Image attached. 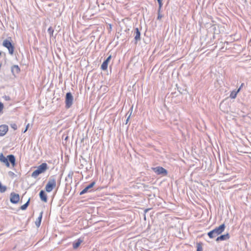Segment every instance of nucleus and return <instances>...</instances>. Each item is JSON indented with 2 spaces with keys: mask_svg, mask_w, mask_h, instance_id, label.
I'll return each instance as SVG.
<instances>
[{
  "mask_svg": "<svg viewBox=\"0 0 251 251\" xmlns=\"http://www.w3.org/2000/svg\"><path fill=\"white\" fill-rule=\"evenodd\" d=\"M0 161L4 163L7 167H9V161L11 163L13 167L15 166V158L13 155H9L5 157L2 153L0 154Z\"/></svg>",
  "mask_w": 251,
  "mask_h": 251,
  "instance_id": "1",
  "label": "nucleus"
},
{
  "mask_svg": "<svg viewBox=\"0 0 251 251\" xmlns=\"http://www.w3.org/2000/svg\"><path fill=\"white\" fill-rule=\"evenodd\" d=\"M225 225L224 224H222L219 226L208 232L207 235L210 238L212 239L216 236L221 234L225 230Z\"/></svg>",
  "mask_w": 251,
  "mask_h": 251,
  "instance_id": "2",
  "label": "nucleus"
},
{
  "mask_svg": "<svg viewBox=\"0 0 251 251\" xmlns=\"http://www.w3.org/2000/svg\"><path fill=\"white\" fill-rule=\"evenodd\" d=\"M48 165L46 163H43L39 165L37 169L33 171L31 174V176L33 177H36L40 174L45 173L48 169Z\"/></svg>",
  "mask_w": 251,
  "mask_h": 251,
  "instance_id": "3",
  "label": "nucleus"
},
{
  "mask_svg": "<svg viewBox=\"0 0 251 251\" xmlns=\"http://www.w3.org/2000/svg\"><path fill=\"white\" fill-rule=\"evenodd\" d=\"M3 46L6 48L9 51L10 54L12 55L14 51V47L12 44L10 40L5 39L3 41L2 43Z\"/></svg>",
  "mask_w": 251,
  "mask_h": 251,
  "instance_id": "4",
  "label": "nucleus"
},
{
  "mask_svg": "<svg viewBox=\"0 0 251 251\" xmlns=\"http://www.w3.org/2000/svg\"><path fill=\"white\" fill-rule=\"evenodd\" d=\"M73 103V97L70 92H68L66 95L65 98V106L66 108H69L72 105Z\"/></svg>",
  "mask_w": 251,
  "mask_h": 251,
  "instance_id": "5",
  "label": "nucleus"
},
{
  "mask_svg": "<svg viewBox=\"0 0 251 251\" xmlns=\"http://www.w3.org/2000/svg\"><path fill=\"white\" fill-rule=\"evenodd\" d=\"M56 186V181L54 179L50 180L45 187L47 192H51Z\"/></svg>",
  "mask_w": 251,
  "mask_h": 251,
  "instance_id": "6",
  "label": "nucleus"
},
{
  "mask_svg": "<svg viewBox=\"0 0 251 251\" xmlns=\"http://www.w3.org/2000/svg\"><path fill=\"white\" fill-rule=\"evenodd\" d=\"M10 202L14 204L18 203L20 201V196L18 194L12 192L10 194Z\"/></svg>",
  "mask_w": 251,
  "mask_h": 251,
  "instance_id": "7",
  "label": "nucleus"
},
{
  "mask_svg": "<svg viewBox=\"0 0 251 251\" xmlns=\"http://www.w3.org/2000/svg\"><path fill=\"white\" fill-rule=\"evenodd\" d=\"M152 170L157 175L163 174L164 176H166L167 175V170L162 167L152 168Z\"/></svg>",
  "mask_w": 251,
  "mask_h": 251,
  "instance_id": "8",
  "label": "nucleus"
},
{
  "mask_svg": "<svg viewBox=\"0 0 251 251\" xmlns=\"http://www.w3.org/2000/svg\"><path fill=\"white\" fill-rule=\"evenodd\" d=\"M8 127L7 125H2L0 126V136L4 135L8 131Z\"/></svg>",
  "mask_w": 251,
  "mask_h": 251,
  "instance_id": "9",
  "label": "nucleus"
},
{
  "mask_svg": "<svg viewBox=\"0 0 251 251\" xmlns=\"http://www.w3.org/2000/svg\"><path fill=\"white\" fill-rule=\"evenodd\" d=\"M95 184V182H92L88 186L85 187L82 191L80 192V195H82L88 191V190L92 188Z\"/></svg>",
  "mask_w": 251,
  "mask_h": 251,
  "instance_id": "10",
  "label": "nucleus"
},
{
  "mask_svg": "<svg viewBox=\"0 0 251 251\" xmlns=\"http://www.w3.org/2000/svg\"><path fill=\"white\" fill-rule=\"evenodd\" d=\"M11 71L12 74L15 75L20 73L21 69L18 65H14L11 68Z\"/></svg>",
  "mask_w": 251,
  "mask_h": 251,
  "instance_id": "11",
  "label": "nucleus"
},
{
  "mask_svg": "<svg viewBox=\"0 0 251 251\" xmlns=\"http://www.w3.org/2000/svg\"><path fill=\"white\" fill-rule=\"evenodd\" d=\"M230 236L228 233H226V234L222 235L219 237H218L216 239V241L218 242L219 241H223L227 240L229 238Z\"/></svg>",
  "mask_w": 251,
  "mask_h": 251,
  "instance_id": "12",
  "label": "nucleus"
},
{
  "mask_svg": "<svg viewBox=\"0 0 251 251\" xmlns=\"http://www.w3.org/2000/svg\"><path fill=\"white\" fill-rule=\"evenodd\" d=\"M39 196L41 199V200L45 202H46L47 201V196L45 193V192L43 190H41L39 194Z\"/></svg>",
  "mask_w": 251,
  "mask_h": 251,
  "instance_id": "13",
  "label": "nucleus"
},
{
  "mask_svg": "<svg viewBox=\"0 0 251 251\" xmlns=\"http://www.w3.org/2000/svg\"><path fill=\"white\" fill-rule=\"evenodd\" d=\"M83 242V240L81 239H78L73 244V247L74 249H76L79 247L81 243Z\"/></svg>",
  "mask_w": 251,
  "mask_h": 251,
  "instance_id": "14",
  "label": "nucleus"
},
{
  "mask_svg": "<svg viewBox=\"0 0 251 251\" xmlns=\"http://www.w3.org/2000/svg\"><path fill=\"white\" fill-rule=\"evenodd\" d=\"M241 90V87H239V88L236 91H232L231 92L230 94V98L231 99H235L237 94L240 92Z\"/></svg>",
  "mask_w": 251,
  "mask_h": 251,
  "instance_id": "15",
  "label": "nucleus"
},
{
  "mask_svg": "<svg viewBox=\"0 0 251 251\" xmlns=\"http://www.w3.org/2000/svg\"><path fill=\"white\" fill-rule=\"evenodd\" d=\"M42 215H43V212H41L40 216H39L38 219L35 222V224L38 227L41 224V220L42 218Z\"/></svg>",
  "mask_w": 251,
  "mask_h": 251,
  "instance_id": "16",
  "label": "nucleus"
},
{
  "mask_svg": "<svg viewBox=\"0 0 251 251\" xmlns=\"http://www.w3.org/2000/svg\"><path fill=\"white\" fill-rule=\"evenodd\" d=\"M135 39L136 41L139 40L140 39V32L137 28H136V29H135Z\"/></svg>",
  "mask_w": 251,
  "mask_h": 251,
  "instance_id": "17",
  "label": "nucleus"
},
{
  "mask_svg": "<svg viewBox=\"0 0 251 251\" xmlns=\"http://www.w3.org/2000/svg\"><path fill=\"white\" fill-rule=\"evenodd\" d=\"M108 64V63H107L106 61H104L101 65V69L104 71L106 70L107 69Z\"/></svg>",
  "mask_w": 251,
  "mask_h": 251,
  "instance_id": "18",
  "label": "nucleus"
},
{
  "mask_svg": "<svg viewBox=\"0 0 251 251\" xmlns=\"http://www.w3.org/2000/svg\"><path fill=\"white\" fill-rule=\"evenodd\" d=\"M197 251H202V243L201 242L197 244Z\"/></svg>",
  "mask_w": 251,
  "mask_h": 251,
  "instance_id": "19",
  "label": "nucleus"
},
{
  "mask_svg": "<svg viewBox=\"0 0 251 251\" xmlns=\"http://www.w3.org/2000/svg\"><path fill=\"white\" fill-rule=\"evenodd\" d=\"M29 200H28V201L25 204L21 206V209L23 210L26 209L29 204Z\"/></svg>",
  "mask_w": 251,
  "mask_h": 251,
  "instance_id": "20",
  "label": "nucleus"
},
{
  "mask_svg": "<svg viewBox=\"0 0 251 251\" xmlns=\"http://www.w3.org/2000/svg\"><path fill=\"white\" fill-rule=\"evenodd\" d=\"M48 31L49 33L50 34V36H52L54 32V30L51 27H50L48 29Z\"/></svg>",
  "mask_w": 251,
  "mask_h": 251,
  "instance_id": "21",
  "label": "nucleus"
},
{
  "mask_svg": "<svg viewBox=\"0 0 251 251\" xmlns=\"http://www.w3.org/2000/svg\"><path fill=\"white\" fill-rule=\"evenodd\" d=\"M6 190V187L0 184V192L3 193Z\"/></svg>",
  "mask_w": 251,
  "mask_h": 251,
  "instance_id": "22",
  "label": "nucleus"
},
{
  "mask_svg": "<svg viewBox=\"0 0 251 251\" xmlns=\"http://www.w3.org/2000/svg\"><path fill=\"white\" fill-rule=\"evenodd\" d=\"M158 4H159V8H158V12H159V11H161V9L162 7V5H163L162 1L158 2Z\"/></svg>",
  "mask_w": 251,
  "mask_h": 251,
  "instance_id": "23",
  "label": "nucleus"
},
{
  "mask_svg": "<svg viewBox=\"0 0 251 251\" xmlns=\"http://www.w3.org/2000/svg\"><path fill=\"white\" fill-rule=\"evenodd\" d=\"M11 126L14 130H16L17 129V126L16 124H12L11 125Z\"/></svg>",
  "mask_w": 251,
  "mask_h": 251,
  "instance_id": "24",
  "label": "nucleus"
},
{
  "mask_svg": "<svg viewBox=\"0 0 251 251\" xmlns=\"http://www.w3.org/2000/svg\"><path fill=\"white\" fill-rule=\"evenodd\" d=\"M162 17V15L161 14V11H159V12L158 11L157 19L161 20Z\"/></svg>",
  "mask_w": 251,
  "mask_h": 251,
  "instance_id": "25",
  "label": "nucleus"
},
{
  "mask_svg": "<svg viewBox=\"0 0 251 251\" xmlns=\"http://www.w3.org/2000/svg\"><path fill=\"white\" fill-rule=\"evenodd\" d=\"M111 58V55H109V56L107 57V58L105 60V61H106V62H107V63H109V61L110 60Z\"/></svg>",
  "mask_w": 251,
  "mask_h": 251,
  "instance_id": "26",
  "label": "nucleus"
},
{
  "mask_svg": "<svg viewBox=\"0 0 251 251\" xmlns=\"http://www.w3.org/2000/svg\"><path fill=\"white\" fill-rule=\"evenodd\" d=\"M3 108V104L1 102H0V112L2 110Z\"/></svg>",
  "mask_w": 251,
  "mask_h": 251,
  "instance_id": "27",
  "label": "nucleus"
},
{
  "mask_svg": "<svg viewBox=\"0 0 251 251\" xmlns=\"http://www.w3.org/2000/svg\"><path fill=\"white\" fill-rule=\"evenodd\" d=\"M29 124H28L26 126V128H25V130L24 131V133H25V132L27 131V130L28 129V127H29Z\"/></svg>",
  "mask_w": 251,
  "mask_h": 251,
  "instance_id": "28",
  "label": "nucleus"
},
{
  "mask_svg": "<svg viewBox=\"0 0 251 251\" xmlns=\"http://www.w3.org/2000/svg\"><path fill=\"white\" fill-rule=\"evenodd\" d=\"M244 85V83H242L240 87H241V88Z\"/></svg>",
  "mask_w": 251,
  "mask_h": 251,
  "instance_id": "29",
  "label": "nucleus"
},
{
  "mask_svg": "<svg viewBox=\"0 0 251 251\" xmlns=\"http://www.w3.org/2000/svg\"><path fill=\"white\" fill-rule=\"evenodd\" d=\"M158 2H161V1H162L163 0H157Z\"/></svg>",
  "mask_w": 251,
  "mask_h": 251,
  "instance_id": "30",
  "label": "nucleus"
},
{
  "mask_svg": "<svg viewBox=\"0 0 251 251\" xmlns=\"http://www.w3.org/2000/svg\"><path fill=\"white\" fill-rule=\"evenodd\" d=\"M1 55V52H0V56Z\"/></svg>",
  "mask_w": 251,
  "mask_h": 251,
  "instance_id": "31",
  "label": "nucleus"
},
{
  "mask_svg": "<svg viewBox=\"0 0 251 251\" xmlns=\"http://www.w3.org/2000/svg\"><path fill=\"white\" fill-rule=\"evenodd\" d=\"M0 184H1V183L0 182Z\"/></svg>",
  "mask_w": 251,
  "mask_h": 251,
  "instance_id": "32",
  "label": "nucleus"
}]
</instances>
